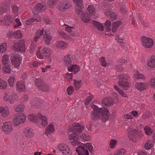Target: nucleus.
I'll return each mask as SVG.
<instances>
[{
    "instance_id": "obj_35",
    "label": "nucleus",
    "mask_w": 155,
    "mask_h": 155,
    "mask_svg": "<svg viewBox=\"0 0 155 155\" xmlns=\"http://www.w3.org/2000/svg\"><path fill=\"white\" fill-rule=\"evenodd\" d=\"M87 10L91 15H94L95 14V9L93 5H90L87 8Z\"/></svg>"
},
{
    "instance_id": "obj_23",
    "label": "nucleus",
    "mask_w": 155,
    "mask_h": 155,
    "mask_svg": "<svg viewBox=\"0 0 155 155\" xmlns=\"http://www.w3.org/2000/svg\"><path fill=\"white\" fill-rule=\"evenodd\" d=\"M17 90L19 92L25 91V87L24 83L22 81L18 82L16 83Z\"/></svg>"
},
{
    "instance_id": "obj_13",
    "label": "nucleus",
    "mask_w": 155,
    "mask_h": 155,
    "mask_svg": "<svg viewBox=\"0 0 155 155\" xmlns=\"http://www.w3.org/2000/svg\"><path fill=\"white\" fill-rule=\"evenodd\" d=\"M10 59L12 64L17 68L19 66L22 58L18 54L14 53L12 54Z\"/></svg>"
},
{
    "instance_id": "obj_17",
    "label": "nucleus",
    "mask_w": 155,
    "mask_h": 155,
    "mask_svg": "<svg viewBox=\"0 0 155 155\" xmlns=\"http://www.w3.org/2000/svg\"><path fill=\"white\" fill-rule=\"evenodd\" d=\"M71 7V2L67 0H63L58 5V8L61 11H64Z\"/></svg>"
},
{
    "instance_id": "obj_40",
    "label": "nucleus",
    "mask_w": 155,
    "mask_h": 155,
    "mask_svg": "<svg viewBox=\"0 0 155 155\" xmlns=\"http://www.w3.org/2000/svg\"><path fill=\"white\" fill-rule=\"evenodd\" d=\"M117 143V141L115 139H112L110 140L109 146L110 148H114Z\"/></svg>"
},
{
    "instance_id": "obj_19",
    "label": "nucleus",
    "mask_w": 155,
    "mask_h": 155,
    "mask_svg": "<svg viewBox=\"0 0 155 155\" xmlns=\"http://www.w3.org/2000/svg\"><path fill=\"white\" fill-rule=\"evenodd\" d=\"M46 8V7L44 5L38 3L35 5L34 9L33 11V12L34 15H36L39 12L45 10Z\"/></svg>"
},
{
    "instance_id": "obj_28",
    "label": "nucleus",
    "mask_w": 155,
    "mask_h": 155,
    "mask_svg": "<svg viewBox=\"0 0 155 155\" xmlns=\"http://www.w3.org/2000/svg\"><path fill=\"white\" fill-rule=\"evenodd\" d=\"M56 46L57 47L62 49H65L68 47V45L63 41L57 42Z\"/></svg>"
},
{
    "instance_id": "obj_10",
    "label": "nucleus",
    "mask_w": 155,
    "mask_h": 155,
    "mask_svg": "<svg viewBox=\"0 0 155 155\" xmlns=\"http://www.w3.org/2000/svg\"><path fill=\"white\" fill-rule=\"evenodd\" d=\"M41 47H39L38 51L36 53V55L38 58L39 59H43L44 56L46 58L50 57L51 56V51L47 48H44L41 50L42 54L40 51Z\"/></svg>"
},
{
    "instance_id": "obj_63",
    "label": "nucleus",
    "mask_w": 155,
    "mask_h": 155,
    "mask_svg": "<svg viewBox=\"0 0 155 155\" xmlns=\"http://www.w3.org/2000/svg\"><path fill=\"white\" fill-rule=\"evenodd\" d=\"M44 32V29L42 28L41 30H38L35 33V35L37 37L39 38L42 35Z\"/></svg>"
},
{
    "instance_id": "obj_26",
    "label": "nucleus",
    "mask_w": 155,
    "mask_h": 155,
    "mask_svg": "<svg viewBox=\"0 0 155 155\" xmlns=\"http://www.w3.org/2000/svg\"><path fill=\"white\" fill-rule=\"evenodd\" d=\"M4 19L5 23V25L9 26L10 25L13 21V18L11 16L8 15H6L4 17Z\"/></svg>"
},
{
    "instance_id": "obj_42",
    "label": "nucleus",
    "mask_w": 155,
    "mask_h": 155,
    "mask_svg": "<svg viewBox=\"0 0 155 155\" xmlns=\"http://www.w3.org/2000/svg\"><path fill=\"white\" fill-rule=\"evenodd\" d=\"M74 85L75 87V91H77L81 86V80L77 81L74 79Z\"/></svg>"
},
{
    "instance_id": "obj_34",
    "label": "nucleus",
    "mask_w": 155,
    "mask_h": 155,
    "mask_svg": "<svg viewBox=\"0 0 155 155\" xmlns=\"http://www.w3.org/2000/svg\"><path fill=\"white\" fill-rule=\"evenodd\" d=\"M153 146V142L150 140H148L145 143L144 148L146 150H149L151 149Z\"/></svg>"
},
{
    "instance_id": "obj_59",
    "label": "nucleus",
    "mask_w": 155,
    "mask_h": 155,
    "mask_svg": "<svg viewBox=\"0 0 155 155\" xmlns=\"http://www.w3.org/2000/svg\"><path fill=\"white\" fill-rule=\"evenodd\" d=\"M7 86L6 82L3 81H1L0 82V89H5Z\"/></svg>"
},
{
    "instance_id": "obj_30",
    "label": "nucleus",
    "mask_w": 155,
    "mask_h": 155,
    "mask_svg": "<svg viewBox=\"0 0 155 155\" xmlns=\"http://www.w3.org/2000/svg\"><path fill=\"white\" fill-rule=\"evenodd\" d=\"M54 131V126L50 124L46 128L45 134L48 136V134L53 133Z\"/></svg>"
},
{
    "instance_id": "obj_14",
    "label": "nucleus",
    "mask_w": 155,
    "mask_h": 155,
    "mask_svg": "<svg viewBox=\"0 0 155 155\" xmlns=\"http://www.w3.org/2000/svg\"><path fill=\"white\" fill-rule=\"evenodd\" d=\"M73 3L76 5V8L75 12L79 16H82L84 13L83 11V6L82 0H72Z\"/></svg>"
},
{
    "instance_id": "obj_49",
    "label": "nucleus",
    "mask_w": 155,
    "mask_h": 155,
    "mask_svg": "<svg viewBox=\"0 0 155 155\" xmlns=\"http://www.w3.org/2000/svg\"><path fill=\"white\" fill-rule=\"evenodd\" d=\"M150 86L152 88H155V78H151L149 81Z\"/></svg>"
},
{
    "instance_id": "obj_43",
    "label": "nucleus",
    "mask_w": 155,
    "mask_h": 155,
    "mask_svg": "<svg viewBox=\"0 0 155 155\" xmlns=\"http://www.w3.org/2000/svg\"><path fill=\"white\" fill-rule=\"evenodd\" d=\"M80 138L84 141H89L91 139L90 136L87 134H82Z\"/></svg>"
},
{
    "instance_id": "obj_60",
    "label": "nucleus",
    "mask_w": 155,
    "mask_h": 155,
    "mask_svg": "<svg viewBox=\"0 0 155 155\" xmlns=\"http://www.w3.org/2000/svg\"><path fill=\"white\" fill-rule=\"evenodd\" d=\"M15 80V78L13 76L10 77L9 79L8 80L9 85L11 87H12L13 86Z\"/></svg>"
},
{
    "instance_id": "obj_18",
    "label": "nucleus",
    "mask_w": 155,
    "mask_h": 155,
    "mask_svg": "<svg viewBox=\"0 0 155 155\" xmlns=\"http://www.w3.org/2000/svg\"><path fill=\"white\" fill-rule=\"evenodd\" d=\"M37 115L39 118L37 122V124L40 126H41L44 127H45L48 124L47 117L42 115L40 113H38Z\"/></svg>"
},
{
    "instance_id": "obj_36",
    "label": "nucleus",
    "mask_w": 155,
    "mask_h": 155,
    "mask_svg": "<svg viewBox=\"0 0 155 155\" xmlns=\"http://www.w3.org/2000/svg\"><path fill=\"white\" fill-rule=\"evenodd\" d=\"M28 117L30 121L35 123H37L38 119V118L36 115L34 114H30L28 115Z\"/></svg>"
},
{
    "instance_id": "obj_20",
    "label": "nucleus",
    "mask_w": 155,
    "mask_h": 155,
    "mask_svg": "<svg viewBox=\"0 0 155 155\" xmlns=\"http://www.w3.org/2000/svg\"><path fill=\"white\" fill-rule=\"evenodd\" d=\"M23 133L24 136L27 138L32 137L34 135V133L32 129L28 127L24 129Z\"/></svg>"
},
{
    "instance_id": "obj_37",
    "label": "nucleus",
    "mask_w": 155,
    "mask_h": 155,
    "mask_svg": "<svg viewBox=\"0 0 155 155\" xmlns=\"http://www.w3.org/2000/svg\"><path fill=\"white\" fill-rule=\"evenodd\" d=\"M121 24V21H117L114 23L112 26V31L113 32H115L117 29V28Z\"/></svg>"
},
{
    "instance_id": "obj_12",
    "label": "nucleus",
    "mask_w": 155,
    "mask_h": 155,
    "mask_svg": "<svg viewBox=\"0 0 155 155\" xmlns=\"http://www.w3.org/2000/svg\"><path fill=\"white\" fill-rule=\"evenodd\" d=\"M2 130L5 134H10L13 130V126L12 122L9 121H6L3 123L2 126Z\"/></svg>"
},
{
    "instance_id": "obj_50",
    "label": "nucleus",
    "mask_w": 155,
    "mask_h": 155,
    "mask_svg": "<svg viewBox=\"0 0 155 155\" xmlns=\"http://www.w3.org/2000/svg\"><path fill=\"white\" fill-rule=\"evenodd\" d=\"M58 0H49L48 4L50 8H52L53 7L54 5L56 4Z\"/></svg>"
},
{
    "instance_id": "obj_2",
    "label": "nucleus",
    "mask_w": 155,
    "mask_h": 155,
    "mask_svg": "<svg viewBox=\"0 0 155 155\" xmlns=\"http://www.w3.org/2000/svg\"><path fill=\"white\" fill-rule=\"evenodd\" d=\"M84 127L78 123H73L72 124L70 130L73 133L69 136L70 140H71V144L74 146L76 145L77 143L79 141V138L77 135L81 133L84 129Z\"/></svg>"
},
{
    "instance_id": "obj_57",
    "label": "nucleus",
    "mask_w": 155,
    "mask_h": 155,
    "mask_svg": "<svg viewBox=\"0 0 155 155\" xmlns=\"http://www.w3.org/2000/svg\"><path fill=\"white\" fill-rule=\"evenodd\" d=\"M115 40H117V41L120 43V45L122 47H123L124 46L125 41L123 38L120 39L119 37H117L116 38Z\"/></svg>"
},
{
    "instance_id": "obj_41",
    "label": "nucleus",
    "mask_w": 155,
    "mask_h": 155,
    "mask_svg": "<svg viewBox=\"0 0 155 155\" xmlns=\"http://www.w3.org/2000/svg\"><path fill=\"white\" fill-rule=\"evenodd\" d=\"M135 78L137 79H145V77L143 75L140 74L138 72H136L134 74Z\"/></svg>"
},
{
    "instance_id": "obj_3",
    "label": "nucleus",
    "mask_w": 155,
    "mask_h": 155,
    "mask_svg": "<svg viewBox=\"0 0 155 155\" xmlns=\"http://www.w3.org/2000/svg\"><path fill=\"white\" fill-rule=\"evenodd\" d=\"M129 133L128 137L130 140L134 142L137 141L143 136V134L137 130L132 129V127H130L127 129Z\"/></svg>"
},
{
    "instance_id": "obj_25",
    "label": "nucleus",
    "mask_w": 155,
    "mask_h": 155,
    "mask_svg": "<svg viewBox=\"0 0 155 155\" xmlns=\"http://www.w3.org/2000/svg\"><path fill=\"white\" fill-rule=\"evenodd\" d=\"M147 66L151 68H155V55H152L148 60L147 63Z\"/></svg>"
},
{
    "instance_id": "obj_6",
    "label": "nucleus",
    "mask_w": 155,
    "mask_h": 155,
    "mask_svg": "<svg viewBox=\"0 0 155 155\" xmlns=\"http://www.w3.org/2000/svg\"><path fill=\"white\" fill-rule=\"evenodd\" d=\"M35 85L38 89L45 92H48L50 89V86L48 84L41 79H36L35 81Z\"/></svg>"
},
{
    "instance_id": "obj_21",
    "label": "nucleus",
    "mask_w": 155,
    "mask_h": 155,
    "mask_svg": "<svg viewBox=\"0 0 155 155\" xmlns=\"http://www.w3.org/2000/svg\"><path fill=\"white\" fill-rule=\"evenodd\" d=\"M135 87L136 89L142 91L146 89L147 85L145 82H137L136 83Z\"/></svg>"
},
{
    "instance_id": "obj_45",
    "label": "nucleus",
    "mask_w": 155,
    "mask_h": 155,
    "mask_svg": "<svg viewBox=\"0 0 155 155\" xmlns=\"http://www.w3.org/2000/svg\"><path fill=\"white\" fill-rule=\"evenodd\" d=\"M90 19V16L87 14H85L83 16L81 19L85 23L88 22Z\"/></svg>"
},
{
    "instance_id": "obj_62",
    "label": "nucleus",
    "mask_w": 155,
    "mask_h": 155,
    "mask_svg": "<svg viewBox=\"0 0 155 155\" xmlns=\"http://www.w3.org/2000/svg\"><path fill=\"white\" fill-rule=\"evenodd\" d=\"M67 94L68 95H71L72 94L74 91L73 88L71 86H69L67 89Z\"/></svg>"
},
{
    "instance_id": "obj_29",
    "label": "nucleus",
    "mask_w": 155,
    "mask_h": 155,
    "mask_svg": "<svg viewBox=\"0 0 155 155\" xmlns=\"http://www.w3.org/2000/svg\"><path fill=\"white\" fill-rule=\"evenodd\" d=\"M7 11V6L5 2L0 4V15H2Z\"/></svg>"
},
{
    "instance_id": "obj_32",
    "label": "nucleus",
    "mask_w": 155,
    "mask_h": 155,
    "mask_svg": "<svg viewBox=\"0 0 155 155\" xmlns=\"http://www.w3.org/2000/svg\"><path fill=\"white\" fill-rule=\"evenodd\" d=\"M93 25H94L99 30L103 31L104 30V27L103 25L100 22L94 21H93Z\"/></svg>"
},
{
    "instance_id": "obj_38",
    "label": "nucleus",
    "mask_w": 155,
    "mask_h": 155,
    "mask_svg": "<svg viewBox=\"0 0 155 155\" xmlns=\"http://www.w3.org/2000/svg\"><path fill=\"white\" fill-rule=\"evenodd\" d=\"M145 133L147 135H150L153 132L151 128L148 126H146L144 128Z\"/></svg>"
},
{
    "instance_id": "obj_1",
    "label": "nucleus",
    "mask_w": 155,
    "mask_h": 155,
    "mask_svg": "<svg viewBox=\"0 0 155 155\" xmlns=\"http://www.w3.org/2000/svg\"><path fill=\"white\" fill-rule=\"evenodd\" d=\"M93 111H92V117L93 120H96L99 118L103 122H105L109 118L110 113L107 108H99L94 105L92 106Z\"/></svg>"
},
{
    "instance_id": "obj_54",
    "label": "nucleus",
    "mask_w": 155,
    "mask_h": 155,
    "mask_svg": "<svg viewBox=\"0 0 155 155\" xmlns=\"http://www.w3.org/2000/svg\"><path fill=\"white\" fill-rule=\"evenodd\" d=\"M14 36L18 38H21L22 37L20 31L18 30L14 32Z\"/></svg>"
},
{
    "instance_id": "obj_16",
    "label": "nucleus",
    "mask_w": 155,
    "mask_h": 155,
    "mask_svg": "<svg viewBox=\"0 0 155 155\" xmlns=\"http://www.w3.org/2000/svg\"><path fill=\"white\" fill-rule=\"evenodd\" d=\"M77 144L78 147L76 149V151L79 155H88V152L85 147V144H83L78 142Z\"/></svg>"
},
{
    "instance_id": "obj_64",
    "label": "nucleus",
    "mask_w": 155,
    "mask_h": 155,
    "mask_svg": "<svg viewBox=\"0 0 155 155\" xmlns=\"http://www.w3.org/2000/svg\"><path fill=\"white\" fill-rule=\"evenodd\" d=\"M35 21V19L32 18L26 20L25 23L27 25H30Z\"/></svg>"
},
{
    "instance_id": "obj_31",
    "label": "nucleus",
    "mask_w": 155,
    "mask_h": 155,
    "mask_svg": "<svg viewBox=\"0 0 155 155\" xmlns=\"http://www.w3.org/2000/svg\"><path fill=\"white\" fill-rule=\"evenodd\" d=\"M25 108V106L21 104L15 105L14 106V109L15 111L17 112H23Z\"/></svg>"
},
{
    "instance_id": "obj_55",
    "label": "nucleus",
    "mask_w": 155,
    "mask_h": 155,
    "mask_svg": "<svg viewBox=\"0 0 155 155\" xmlns=\"http://www.w3.org/2000/svg\"><path fill=\"white\" fill-rule=\"evenodd\" d=\"M7 48V44L4 43L0 45V52L2 53L4 52Z\"/></svg>"
},
{
    "instance_id": "obj_44",
    "label": "nucleus",
    "mask_w": 155,
    "mask_h": 155,
    "mask_svg": "<svg viewBox=\"0 0 155 155\" xmlns=\"http://www.w3.org/2000/svg\"><path fill=\"white\" fill-rule=\"evenodd\" d=\"M129 59L127 58H123L121 59H119L118 60V62L120 64H127L129 61Z\"/></svg>"
},
{
    "instance_id": "obj_52",
    "label": "nucleus",
    "mask_w": 155,
    "mask_h": 155,
    "mask_svg": "<svg viewBox=\"0 0 155 155\" xmlns=\"http://www.w3.org/2000/svg\"><path fill=\"white\" fill-rule=\"evenodd\" d=\"M8 56L6 54L3 55L2 57V63L3 64H7L8 61Z\"/></svg>"
},
{
    "instance_id": "obj_58",
    "label": "nucleus",
    "mask_w": 155,
    "mask_h": 155,
    "mask_svg": "<svg viewBox=\"0 0 155 155\" xmlns=\"http://www.w3.org/2000/svg\"><path fill=\"white\" fill-rule=\"evenodd\" d=\"M59 34L61 37L64 39L68 40L70 38L69 37L67 34L64 32L59 31Z\"/></svg>"
},
{
    "instance_id": "obj_33",
    "label": "nucleus",
    "mask_w": 155,
    "mask_h": 155,
    "mask_svg": "<svg viewBox=\"0 0 155 155\" xmlns=\"http://www.w3.org/2000/svg\"><path fill=\"white\" fill-rule=\"evenodd\" d=\"M43 37L45 43L48 45L50 44L52 37L49 34H47L46 33L44 34Z\"/></svg>"
},
{
    "instance_id": "obj_61",
    "label": "nucleus",
    "mask_w": 155,
    "mask_h": 155,
    "mask_svg": "<svg viewBox=\"0 0 155 155\" xmlns=\"http://www.w3.org/2000/svg\"><path fill=\"white\" fill-rule=\"evenodd\" d=\"M123 118L125 119H132L133 118V117L131 114L130 112L128 114H126L124 115Z\"/></svg>"
},
{
    "instance_id": "obj_27",
    "label": "nucleus",
    "mask_w": 155,
    "mask_h": 155,
    "mask_svg": "<svg viewBox=\"0 0 155 155\" xmlns=\"http://www.w3.org/2000/svg\"><path fill=\"white\" fill-rule=\"evenodd\" d=\"M106 15L110 18L111 21H114L117 18V16L113 12H111L109 10H106L105 11Z\"/></svg>"
},
{
    "instance_id": "obj_51",
    "label": "nucleus",
    "mask_w": 155,
    "mask_h": 155,
    "mask_svg": "<svg viewBox=\"0 0 155 155\" xmlns=\"http://www.w3.org/2000/svg\"><path fill=\"white\" fill-rule=\"evenodd\" d=\"M126 151L125 150L121 149L115 152L113 155H124Z\"/></svg>"
},
{
    "instance_id": "obj_39",
    "label": "nucleus",
    "mask_w": 155,
    "mask_h": 155,
    "mask_svg": "<svg viewBox=\"0 0 155 155\" xmlns=\"http://www.w3.org/2000/svg\"><path fill=\"white\" fill-rule=\"evenodd\" d=\"M65 30L72 36H74V31L73 27H70L68 26L65 27Z\"/></svg>"
},
{
    "instance_id": "obj_47",
    "label": "nucleus",
    "mask_w": 155,
    "mask_h": 155,
    "mask_svg": "<svg viewBox=\"0 0 155 155\" xmlns=\"http://www.w3.org/2000/svg\"><path fill=\"white\" fill-rule=\"evenodd\" d=\"M106 27V29L107 31H110L111 30V23L110 21L107 20L104 24Z\"/></svg>"
},
{
    "instance_id": "obj_9",
    "label": "nucleus",
    "mask_w": 155,
    "mask_h": 155,
    "mask_svg": "<svg viewBox=\"0 0 155 155\" xmlns=\"http://www.w3.org/2000/svg\"><path fill=\"white\" fill-rule=\"evenodd\" d=\"M26 119V115L23 113L15 115L13 120L14 125L18 126L21 124L24 123Z\"/></svg>"
},
{
    "instance_id": "obj_56",
    "label": "nucleus",
    "mask_w": 155,
    "mask_h": 155,
    "mask_svg": "<svg viewBox=\"0 0 155 155\" xmlns=\"http://www.w3.org/2000/svg\"><path fill=\"white\" fill-rule=\"evenodd\" d=\"M85 147L86 149L88 150L91 152H92L93 150V148L92 145L90 143H87L85 144Z\"/></svg>"
},
{
    "instance_id": "obj_5",
    "label": "nucleus",
    "mask_w": 155,
    "mask_h": 155,
    "mask_svg": "<svg viewBox=\"0 0 155 155\" xmlns=\"http://www.w3.org/2000/svg\"><path fill=\"white\" fill-rule=\"evenodd\" d=\"M129 78V76L126 74H120L118 79V85L124 89L126 87H130L131 86V84L127 81Z\"/></svg>"
},
{
    "instance_id": "obj_48",
    "label": "nucleus",
    "mask_w": 155,
    "mask_h": 155,
    "mask_svg": "<svg viewBox=\"0 0 155 155\" xmlns=\"http://www.w3.org/2000/svg\"><path fill=\"white\" fill-rule=\"evenodd\" d=\"M2 70L5 73H9L11 71V68L10 66H5L2 68Z\"/></svg>"
},
{
    "instance_id": "obj_8",
    "label": "nucleus",
    "mask_w": 155,
    "mask_h": 155,
    "mask_svg": "<svg viewBox=\"0 0 155 155\" xmlns=\"http://www.w3.org/2000/svg\"><path fill=\"white\" fill-rule=\"evenodd\" d=\"M18 97V95L12 91L6 92L3 97V100L5 102L12 104Z\"/></svg>"
},
{
    "instance_id": "obj_46",
    "label": "nucleus",
    "mask_w": 155,
    "mask_h": 155,
    "mask_svg": "<svg viewBox=\"0 0 155 155\" xmlns=\"http://www.w3.org/2000/svg\"><path fill=\"white\" fill-rule=\"evenodd\" d=\"M11 8L12 12L14 14L17 13L18 12L19 7L16 4H13L12 5Z\"/></svg>"
},
{
    "instance_id": "obj_24",
    "label": "nucleus",
    "mask_w": 155,
    "mask_h": 155,
    "mask_svg": "<svg viewBox=\"0 0 155 155\" xmlns=\"http://www.w3.org/2000/svg\"><path fill=\"white\" fill-rule=\"evenodd\" d=\"M1 111L0 113L3 117H7L10 114L8 108L7 106L2 107Z\"/></svg>"
},
{
    "instance_id": "obj_15",
    "label": "nucleus",
    "mask_w": 155,
    "mask_h": 155,
    "mask_svg": "<svg viewBox=\"0 0 155 155\" xmlns=\"http://www.w3.org/2000/svg\"><path fill=\"white\" fill-rule=\"evenodd\" d=\"M58 147L63 155H71L72 153L71 150L69 147L67 145L63 144H59Z\"/></svg>"
},
{
    "instance_id": "obj_22",
    "label": "nucleus",
    "mask_w": 155,
    "mask_h": 155,
    "mask_svg": "<svg viewBox=\"0 0 155 155\" xmlns=\"http://www.w3.org/2000/svg\"><path fill=\"white\" fill-rule=\"evenodd\" d=\"M102 104L107 107H108L114 103V101L111 97H108L103 99L101 101Z\"/></svg>"
},
{
    "instance_id": "obj_11",
    "label": "nucleus",
    "mask_w": 155,
    "mask_h": 155,
    "mask_svg": "<svg viewBox=\"0 0 155 155\" xmlns=\"http://www.w3.org/2000/svg\"><path fill=\"white\" fill-rule=\"evenodd\" d=\"M141 41L142 46L146 48H152L154 44V41L153 39L145 36L141 37Z\"/></svg>"
},
{
    "instance_id": "obj_53",
    "label": "nucleus",
    "mask_w": 155,
    "mask_h": 155,
    "mask_svg": "<svg viewBox=\"0 0 155 155\" xmlns=\"http://www.w3.org/2000/svg\"><path fill=\"white\" fill-rule=\"evenodd\" d=\"M94 98V96L92 95H91L85 100L84 104L86 105H88L89 103L91 102L92 99Z\"/></svg>"
},
{
    "instance_id": "obj_4",
    "label": "nucleus",
    "mask_w": 155,
    "mask_h": 155,
    "mask_svg": "<svg viewBox=\"0 0 155 155\" xmlns=\"http://www.w3.org/2000/svg\"><path fill=\"white\" fill-rule=\"evenodd\" d=\"M71 55L70 54H67L63 58V63L65 66L69 67L68 68V71L69 72L74 71V74L78 72L80 70V68L76 64L72 65V62L70 59Z\"/></svg>"
},
{
    "instance_id": "obj_7",
    "label": "nucleus",
    "mask_w": 155,
    "mask_h": 155,
    "mask_svg": "<svg viewBox=\"0 0 155 155\" xmlns=\"http://www.w3.org/2000/svg\"><path fill=\"white\" fill-rule=\"evenodd\" d=\"M12 48L14 51L17 52L25 51V41L23 39H21L15 41L12 46Z\"/></svg>"
}]
</instances>
